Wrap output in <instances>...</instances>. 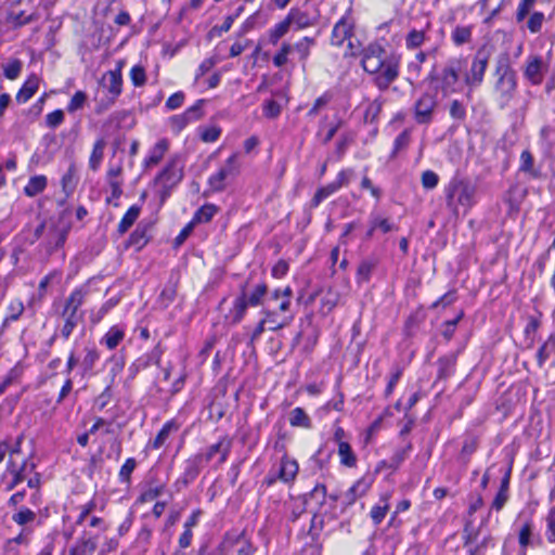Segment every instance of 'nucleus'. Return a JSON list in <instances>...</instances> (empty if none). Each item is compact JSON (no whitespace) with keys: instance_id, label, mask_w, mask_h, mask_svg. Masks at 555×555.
<instances>
[{"instance_id":"obj_1","label":"nucleus","mask_w":555,"mask_h":555,"mask_svg":"<svg viewBox=\"0 0 555 555\" xmlns=\"http://www.w3.org/2000/svg\"><path fill=\"white\" fill-rule=\"evenodd\" d=\"M292 297L293 291L289 286L271 292L264 283H258L250 288L245 287L234 299L225 320L232 325L238 324L249 307H261L262 317L250 334V341L254 343L266 330L276 332L293 322Z\"/></svg>"},{"instance_id":"obj_2","label":"nucleus","mask_w":555,"mask_h":555,"mask_svg":"<svg viewBox=\"0 0 555 555\" xmlns=\"http://www.w3.org/2000/svg\"><path fill=\"white\" fill-rule=\"evenodd\" d=\"M477 188L466 179L454 177L444 186L446 204L454 216L466 214L475 204Z\"/></svg>"},{"instance_id":"obj_3","label":"nucleus","mask_w":555,"mask_h":555,"mask_svg":"<svg viewBox=\"0 0 555 555\" xmlns=\"http://www.w3.org/2000/svg\"><path fill=\"white\" fill-rule=\"evenodd\" d=\"M495 76L498 77L495 92L499 94L501 107H504L511 102L517 88V75L512 68L507 54L498 57Z\"/></svg>"},{"instance_id":"obj_4","label":"nucleus","mask_w":555,"mask_h":555,"mask_svg":"<svg viewBox=\"0 0 555 555\" xmlns=\"http://www.w3.org/2000/svg\"><path fill=\"white\" fill-rule=\"evenodd\" d=\"M100 86L102 90H99L94 98L96 114H102L108 109L121 94L122 74L118 69L106 72L100 80Z\"/></svg>"},{"instance_id":"obj_5","label":"nucleus","mask_w":555,"mask_h":555,"mask_svg":"<svg viewBox=\"0 0 555 555\" xmlns=\"http://www.w3.org/2000/svg\"><path fill=\"white\" fill-rule=\"evenodd\" d=\"M87 295V287H77L65 299L64 308L62 311L64 325L61 330V335L65 339L72 335L75 327L82 321L83 313L79 311V308L82 306Z\"/></svg>"},{"instance_id":"obj_6","label":"nucleus","mask_w":555,"mask_h":555,"mask_svg":"<svg viewBox=\"0 0 555 555\" xmlns=\"http://www.w3.org/2000/svg\"><path fill=\"white\" fill-rule=\"evenodd\" d=\"M286 16L294 30H302L317 26L321 14L317 5L307 1L302 5L293 7Z\"/></svg>"},{"instance_id":"obj_7","label":"nucleus","mask_w":555,"mask_h":555,"mask_svg":"<svg viewBox=\"0 0 555 555\" xmlns=\"http://www.w3.org/2000/svg\"><path fill=\"white\" fill-rule=\"evenodd\" d=\"M255 547L244 533L227 534L215 555H253Z\"/></svg>"},{"instance_id":"obj_8","label":"nucleus","mask_w":555,"mask_h":555,"mask_svg":"<svg viewBox=\"0 0 555 555\" xmlns=\"http://www.w3.org/2000/svg\"><path fill=\"white\" fill-rule=\"evenodd\" d=\"M400 57L396 54H388L384 60L382 68L374 73V83L379 90H386L399 76Z\"/></svg>"},{"instance_id":"obj_9","label":"nucleus","mask_w":555,"mask_h":555,"mask_svg":"<svg viewBox=\"0 0 555 555\" xmlns=\"http://www.w3.org/2000/svg\"><path fill=\"white\" fill-rule=\"evenodd\" d=\"M489 62V53L486 50H478L475 54L469 70L465 74L464 81L470 88L479 87L483 81Z\"/></svg>"},{"instance_id":"obj_10","label":"nucleus","mask_w":555,"mask_h":555,"mask_svg":"<svg viewBox=\"0 0 555 555\" xmlns=\"http://www.w3.org/2000/svg\"><path fill=\"white\" fill-rule=\"evenodd\" d=\"M298 470L299 466L297 461L284 455L281 459L278 470H271L266 477L264 482L268 486H272L276 480H281L285 483L292 482L295 480Z\"/></svg>"},{"instance_id":"obj_11","label":"nucleus","mask_w":555,"mask_h":555,"mask_svg":"<svg viewBox=\"0 0 555 555\" xmlns=\"http://www.w3.org/2000/svg\"><path fill=\"white\" fill-rule=\"evenodd\" d=\"M238 172L237 155H231L225 164L208 179L209 188L212 192L223 191L225 188V180L229 177H234Z\"/></svg>"},{"instance_id":"obj_12","label":"nucleus","mask_w":555,"mask_h":555,"mask_svg":"<svg viewBox=\"0 0 555 555\" xmlns=\"http://www.w3.org/2000/svg\"><path fill=\"white\" fill-rule=\"evenodd\" d=\"M437 100L434 94L424 93L414 104V119L417 124H429L434 118Z\"/></svg>"},{"instance_id":"obj_13","label":"nucleus","mask_w":555,"mask_h":555,"mask_svg":"<svg viewBox=\"0 0 555 555\" xmlns=\"http://www.w3.org/2000/svg\"><path fill=\"white\" fill-rule=\"evenodd\" d=\"M387 56L388 53L379 44H370L363 51L362 67L366 73L373 75L382 68Z\"/></svg>"},{"instance_id":"obj_14","label":"nucleus","mask_w":555,"mask_h":555,"mask_svg":"<svg viewBox=\"0 0 555 555\" xmlns=\"http://www.w3.org/2000/svg\"><path fill=\"white\" fill-rule=\"evenodd\" d=\"M231 450V440L228 438H221L217 443L211 444L207 451L203 454L197 455V462L208 463L217 457V465L223 464Z\"/></svg>"},{"instance_id":"obj_15","label":"nucleus","mask_w":555,"mask_h":555,"mask_svg":"<svg viewBox=\"0 0 555 555\" xmlns=\"http://www.w3.org/2000/svg\"><path fill=\"white\" fill-rule=\"evenodd\" d=\"M182 166L179 158L172 157L162 172L156 177V181L164 188H172L182 179Z\"/></svg>"},{"instance_id":"obj_16","label":"nucleus","mask_w":555,"mask_h":555,"mask_svg":"<svg viewBox=\"0 0 555 555\" xmlns=\"http://www.w3.org/2000/svg\"><path fill=\"white\" fill-rule=\"evenodd\" d=\"M462 69L461 61L452 62L443 68L440 77V88L444 95H449L456 91L455 86L459 81V73Z\"/></svg>"},{"instance_id":"obj_17","label":"nucleus","mask_w":555,"mask_h":555,"mask_svg":"<svg viewBox=\"0 0 555 555\" xmlns=\"http://www.w3.org/2000/svg\"><path fill=\"white\" fill-rule=\"evenodd\" d=\"M373 485V477L364 475L358 479L344 494L346 504L352 505L359 498L364 496Z\"/></svg>"},{"instance_id":"obj_18","label":"nucleus","mask_w":555,"mask_h":555,"mask_svg":"<svg viewBox=\"0 0 555 555\" xmlns=\"http://www.w3.org/2000/svg\"><path fill=\"white\" fill-rule=\"evenodd\" d=\"M547 66L543 63L540 56H530L524 72L526 79L532 85H540L543 81L544 74Z\"/></svg>"},{"instance_id":"obj_19","label":"nucleus","mask_w":555,"mask_h":555,"mask_svg":"<svg viewBox=\"0 0 555 555\" xmlns=\"http://www.w3.org/2000/svg\"><path fill=\"white\" fill-rule=\"evenodd\" d=\"M351 24L345 17L340 18L334 26L331 42L334 46H341L344 41L351 35Z\"/></svg>"},{"instance_id":"obj_20","label":"nucleus","mask_w":555,"mask_h":555,"mask_svg":"<svg viewBox=\"0 0 555 555\" xmlns=\"http://www.w3.org/2000/svg\"><path fill=\"white\" fill-rule=\"evenodd\" d=\"M169 142L167 139L159 140L150 151L149 156L144 160V166L146 168L154 167L159 164V162L165 156L168 151Z\"/></svg>"},{"instance_id":"obj_21","label":"nucleus","mask_w":555,"mask_h":555,"mask_svg":"<svg viewBox=\"0 0 555 555\" xmlns=\"http://www.w3.org/2000/svg\"><path fill=\"white\" fill-rule=\"evenodd\" d=\"M39 78L35 75L30 76L16 94V101L20 103L27 102L38 90Z\"/></svg>"},{"instance_id":"obj_22","label":"nucleus","mask_w":555,"mask_h":555,"mask_svg":"<svg viewBox=\"0 0 555 555\" xmlns=\"http://www.w3.org/2000/svg\"><path fill=\"white\" fill-rule=\"evenodd\" d=\"M26 469V461L22 465H17L14 460L9 459L7 472L12 475V480L8 485V490L14 489L20 482L25 479L24 470Z\"/></svg>"},{"instance_id":"obj_23","label":"nucleus","mask_w":555,"mask_h":555,"mask_svg":"<svg viewBox=\"0 0 555 555\" xmlns=\"http://www.w3.org/2000/svg\"><path fill=\"white\" fill-rule=\"evenodd\" d=\"M68 230L65 227L53 225L49 230L48 249L53 250L62 246L67 237Z\"/></svg>"},{"instance_id":"obj_24","label":"nucleus","mask_w":555,"mask_h":555,"mask_svg":"<svg viewBox=\"0 0 555 555\" xmlns=\"http://www.w3.org/2000/svg\"><path fill=\"white\" fill-rule=\"evenodd\" d=\"M337 454L339 456L340 464L352 468L357 465V455L351 449L348 442H340L337 448Z\"/></svg>"},{"instance_id":"obj_25","label":"nucleus","mask_w":555,"mask_h":555,"mask_svg":"<svg viewBox=\"0 0 555 555\" xmlns=\"http://www.w3.org/2000/svg\"><path fill=\"white\" fill-rule=\"evenodd\" d=\"M179 425L173 421H168L155 437L152 446L154 449H159L169 439L170 435L178 431Z\"/></svg>"},{"instance_id":"obj_26","label":"nucleus","mask_w":555,"mask_h":555,"mask_svg":"<svg viewBox=\"0 0 555 555\" xmlns=\"http://www.w3.org/2000/svg\"><path fill=\"white\" fill-rule=\"evenodd\" d=\"M389 498L390 495L388 493L383 494L380 496L382 504H377L372 507L370 512V517L373 520L374 525H379L384 520L387 512L389 511Z\"/></svg>"},{"instance_id":"obj_27","label":"nucleus","mask_w":555,"mask_h":555,"mask_svg":"<svg viewBox=\"0 0 555 555\" xmlns=\"http://www.w3.org/2000/svg\"><path fill=\"white\" fill-rule=\"evenodd\" d=\"M105 145H106V143L103 139L96 140L95 143L93 144V149H92L91 155L89 157V168L92 171H96L100 168L101 163L104 157Z\"/></svg>"},{"instance_id":"obj_28","label":"nucleus","mask_w":555,"mask_h":555,"mask_svg":"<svg viewBox=\"0 0 555 555\" xmlns=\"http://www.w3.org/2000/svg\"><path fill=\"white\" fill-rule=\"evenodd\" d=\"M141 211V207L138 205H132L127 212L121 218L119 224H118V232L120 234L126 233L135 222V220L139 218Z\"/></svg>"},{"instance_id":"obj_29","label":"nucleus","mask_w":555,"mask_h":555,"mask_svg":"<svg viewBox=\"0 0 555 555\" xmlns=\"http://www.w3.org/2000/svg\"><path fill=\"white\" fill-rule=\"evenodd\" d=\"M46 186H47L46 176H42V175L35 176L29 179L28 183L24 188V193L29 197H34V196L38 195L39 193H41L46 189Z\"/></svg>"},{"instance_id":"obj_30","label":"nucleus","mask_w":555,"mask_h":555,"mask_svg":"<svg viewBox=\"0 0 555 555\" xmlns=\"http://www.w3.org/2000/svg\"><path fill=\"white\" fill-rule=\"evenodd\" d=\"M291 29H293L287 16L279 22L269 30V40L272 44H276L278 41L285 36Z\"/></svg>"},{"instance_id":"obj_31","label":"nucleus","mask_w":555,"mask_h":555,"mask_svg":"<svg viewBox=\"0 0 555 555\" xmlns=\"http://www.w3.org/2000/svg\"><path fill=\"white\" fill-rule=\"evenodd\" d=\"M81 555H93L98 547V538L83 534L75 545Z\"/></svg>"},{"instance_id":"obj_32","label":"nucleus","mask_w":555,"mask_h":555,"mask_svg":"<svg viewBox=\"0 0 555 555\" xmlns=\"http://www.w3.org/2000/svg\"><path fill=\"white\" fill-rule=\"evenodd\" d=\"M218 207L214 204H205L194 215L192 223H206L209 222L217 214Z\"/></svg>"},{"instance_id":"obj_33","label":"nucleus","mask_w":555,"mask_h":555,"mask_svg":"<svg viewBox=\"0 0 555 555\" xmlns=\"http://www.w3.org/2000/svg\"><path fill=\"white\" fill-rule=\"evenodd\" d=\"M289 424L294 427L310 428L311 421L301 408H295L289 414Z\"/></svg>"},{"instance_id":"obj_34","label":"nucleus","mask_w":555,"mask_h":555,"mask_svg":"<svg viewBox=\"0 0 555 555\" xmlns=\"http://www.w3.org/2000/svg\"><path fill=\"white\" fill-rule=\"evenodd\" d=\"M125 333L121 328L113 326L104 335L103 341L108 349H115L124 339Z\"/></svg>"},{"instance_id":"obj_35","label":"nucleus","mask_w":555,"mask_h":555,"mask_svg":"<svg viewBox=\"0 0 555 555\" xmlns=\"http://www.w3.org/2000/svg\"><path fill=\"white\" fill-rule=\"evenodd\" d=\"M555 352V340L550 337L538 350L537 360L540 367L551 358Z\"/></svg>"},{"instance_id":"obj_36","label":"nucleus","mask_w":555,"mask_h":555,"mask_svg":"<svg viewBox=\"0 0 555 555\" xmlns=\"http://www.w3.org/2000/svg\"><path fill=\"white\" fill-rule=\"evenodd\" d=\"M544 535L550 544H555V506L551 507L545 516Z\"/></svg>"},{"instance_id":"obj_37","label":"nucleus","mask_w":555,"mask_h":555,"mask_svg":"<svg viewBox=\"0 0 555 555\" xmlns=\"http://www.w3.org/2000/svg\"><path fill=\"white\" fill-rule=\"evenodd\" d=\"M376 267L374 259H365L361 261L357 270V279L359 282H367L371 278L373 270Z\"/></svg>"},{"instance_id":"obj_38","label":"nucleus","mask_w":555,"mask_h":555,"mask_svg":"<svg viewBox=\"0 0 555 555\" xmlns=\"http://www.w3.org/2000/svg\"><path fill=\"white\" fill-rule=\"evenodd\" d=\"M451 37L456 46L465 44L472 39V28L468 26H457L452 31Z\"/></svg>"},{"instance_id":"obj_39","label":"nucleus","mask_w":555,"mask_h":555,"mask_svg":"<svg viewBox=\"0 0 555 555\" xmlns=\"http://www.w3.org/2000/svg\"><path fill=\"white\" fill-rule=\"evenodd\" d=\"M426 39L424 30L412 29L405 37V47L410 50L421 47Z\"/></svg>"},{"instance_id":"obj_40","label":"nucleus","mask_w":555,"mask_h":555,"mask_svg":"<svg viewBox=\"0 0 555 555\" xmlns=\"http://www.w3.org/2000/svg\"><path fill=\"white\" fill-rule=\"evenodd\" d=\"M339 189L334 182L328 183L325 186L320 188L313 198H312V206L317 207L320 205L321 202H323L325 198L337 192Z\"/></svg>"},{"instance_id":"obj_41","label":"nucleus","mask_w":555,"mask_h":555,"mask_svg":"<svg viewBox=\"0 0 555 555\" xmlns=\"http://www.w3.org/2000/svg\"><path fill=\"white\" fill-rule=\"evenodd\" d=\"M314 44V39L304 37L292 47L298 54L300 61H306L310 54V48Z\"/></svg>"},{"instance_id":"obj_42","label":"nucleus","mask_w":555,"mask_h":555,"mask_svg":"<svg viewBox=\"0 0 555 555\" xmlns=\"http://www.w3.org/2000/svg\"><path fill=\"white\" fill-rule=\"evenodd\" d=\"M544 21H545V16L542 12H533L527 21L528 30L531 34L540 33Z\"/></svg>"},{"instance_id":"obj_43","label":"nucleus","mask_w":555,"mask_h":555,"mask_svg":"<svg viewBox=\"0 0 555 555\" xmlns=\"http://www.w3.org/2000/svg\"><path fill=\"white\" fill-rule=\"evenodd\" d=\"M370 223L373 224V229H379L384 233H388L397 229L396 225L387 218H382L378 215H372Z\"/></svg>"},{"instance_id":"obj_44","label":"nucleus","mask_w":555,"mask_h":555,"mask_svg":"<svg viewBox=\"0 0 555 555\" xmlns=\"http://www.w3.org/2000/svg\"><path fill=\"white\" fill-rule=\"evenodd\" d=\"M22 70V62L20 60H11L3 66L4 76L14 80L18 77Z\"/></svg>"},{"instance_id":"obj_45","label":"nucleus","mask_w":555,"mask_h":555,"mask_svg":"<svg viewBox=\"0 0 555 555\" xmlns=\"http://www.w3.org/2000/svg\"><path fill=\"white\" fill-rule=\"evenodd\" d=\"M130 79L134 87H142L146 82L145 69L142 65H134L130 69Z\"/></svg>"},{"instance_id":"obj_46","label":"nucleus","mask_w":555,"mask_h":555,"mask_svg":"<svg viewBox=\"0 0 555 555\" xmlns=\"http://www.w3.org/2000/svg\"><path fill=\"white\" fill-rule=\"evenodd\" d=\"M537 0H520L516 10L517 23L522 22L534 7Z\"/></svg>"},{"instance_id":"obj_47","label":"nucleus","mask_w":555,"mask_h":555,"mask_svg":"<svg viewBox=\"0 0 555 555\" xmlns=\"http://www.w3.org/2000/svg\"><path fill=\"white\" fill-rule=\"evenodd\" d=\"M531 534L532 524L530 521H526L519 530V544L524 554L526 553V547L530 543Z\"/></svg>"},{"instance_id":"obj_48","label":"nucleus","mask_w":555,"mask_h":555,"mask_svg":"<svg viewBox=\"0 0 555 555\" xmlns=\"http://www.w3.org/2000/svg\"><path fill=\"white\" fill-rule=\"evenodd\" d=\"M35 518L36 514L27 507L21 508L20 512L12 517L13 521L21 526L34 521Z\"/></svg>"},{"instance_id":"obj_49","label":"nucleus","mask_w":555,"mask_h":555,"mask_svg":"<svg viewBox=\"0 0 555 555\" xmlns=\"http://www.w3.org/2000/svg\"><path fill=\"white\" fill-rule=\"evenodd\" d=\"M292 46L289 43L284 42L280 49V51L273 56V64L275 67L284 66L288 61V54L292 51Z\"/></svg>"},{"instance_id":"obj_50","label":"nucleus","mask_w":555,"mask_h":555,"mask_svg":"<svg viewBox=\"0 0 555 555\" xmlns=\"http://www.w3.org/2000/svg\"><path fill=\"white\" fill-rule=\"evenodd\" d=\"M87 101V94L83 91H77L70 99L67 111L74 113L83 107Z\"/></svg>"},{"instance_id":"obj_51","label":"nucleus","mask_w":555,"mask_h":555,"mask_svg":"<svg viewBox=\"0 0 555 555\" xmlns=\"http://www.w3.org/2000/svg\"><path fill=\"white\" fill-rule=\"evenodd\" d=\"M455 365V358L454 357H446L439 360V376L440 377H448L452 374L453 369Z\"/></svg>"},{"instance_id":"obj_52","label":"nucleus","mask_w":555,"mask_h":555,"mask_svg":"<svg viewBox=\"0 0 555 555\" xmlns=\"http://www.w3.org/2000/svg\"><path fill=\"white\" fill-rule=\"evenodd\" d=\"M422 185L426 190H433L438 185L439 177L433 170H425L422 173Z\"/></svg>"},{"instance_id":"obj_53","label":"nucleus","mask_w":555,"mask_h":555,"mask_svg":"<svg viewBox=\"0 0 555 555\" xmlns=\"http://www.w3.org/2000/svg\"><path fill=\"white\" fill-rule=\"evenodd\" d=\"M99 352L94 348H87L86 356L82 360V366L85 372L91 371L95 362L99 360Z\"/></svg>"},{"instance_id":"obj_54","label":"nucleus","mask_w":555,"mask_h":555,"mask_svg":"<svg viewBox=\"0 0 555 555\" xmlns=\"http://www.w3.org/2000/svg\"><path fill=\"white\" fill-rule=\"evenodd\" d=\"M9 314L7 320L15 321L24 311V305L20 299H13L8 307Z\"/></svg>"},{"instance_id":"obj_55","label":"nucleus","mask_w":555,"mask_h":555,"mask_svg":"<svg viewBox=\"0 0 555 555\" xmlns=\"http://www.w3.org/2000/svg\"><path fill=\"white\" fill-rule=\"evenodd\" d=\"M63 121H64V112L62 109H55L46 116V125L51 129H55Z\"/></svg>"},{"instance_id":"obj_56","label":"nucleus","mask_w":555,"mask_h":555,"mask_svg":"<svg viewBox=\"0 0 555 555\" xmlns=\"http://www.w3.org/2000/svg\"><path fill=\"white\" fill-rule=\"evenodd\" d=\"M118 304V299L111 298L107 301H105L101 308L95 312V314L92 317L93 322H100L104 315L113 309Z\"/></svg>"},{"instance_id":"obj_57","label":"nucleus","mask_w":555,"mask_h":555,"mask_svg":"<svg viewBox=\"0 0 555 555\" xmlns=\"http://www.w3.org/2000/svg\"><path fill=\"white\" fill-rule=\"evenodd\" d=\"M109 363L112 364L109 373L112 377V383H114L115 377L124 370L125 361L121 356L115 354L111 357Z\"/></svg>"},{"instance_id":"obj_58","label":"nucleus","mask_w":555,"mask_h":555,"mask_svg":"<svg viewBox=\"0 0 555 555\" xmlns=\"http://www.w3.org/2000/svg\"><path fill=\"white\" fill-rule=\"evenodd\" d=\"M263 114L268 118H276L281 114V106L274 100H269L263 104Z\"/></svg>"},{"instance_id":"obj_59","label":"nucleus","mask_w":555,"mask_h":555,"mask_svg":"<svg viewBox=\"0 0 555 555\" xmlns=\"http://www.w3.org/2000/svg\"><path fill=\"white\" fill-rule=\"evenodd\" d=\"M135 465H137V463H135L134 459H132V457L127 459L126 462L124 463V465L121 466L120 470H119L120 479L124 480V481H129L130 475L134 470Z\"/></svg>"},{"instance_id":"obj_60","label":"nucleus","mask_w":555,"mask_h":555,"mask_svg":"<svg viewBox=\"0 0 555 555\" xmlns=\"http://www.w3.org/2000/svg\"><path fill=\"white\" fill-rule=\"evenodd\" d=\"M450 115L454 119L463 120L466 116V109L460 101L454 100L450 105Z\"/></svg>"},{"instance_id":"obj_61","label":"nucleus","mask_w":555,"mask_h":555,"mask_svg":"<svg viewBox=\"0 0 555 555\" xmlns=\"http://www.w3.org/2000/svg\"><path fill=\"white\" fill-rule=\"evenodd\" d=\"M353 177V170L352 169H344L338 172L336 179L333 181L338 189L346 186L349 184Z\"/></svg>"},{"instance_id":"obj_62","label":"nucleus","mask_w":555,"mask_h":555,"mask_svg":"<svg viewBox=\"0 0 555 555\" xmlns=\"http://www.w3.org/2000/svg\"><path fill=\"white\" fill-rule=\"evenodd\" d=\"M520 170L530 173L533 172V157L527 150L520 155Z\"/></svg>"},{"instance_id":"obj_63","label":"nucleus","mask_w":555,"mask_h":555,"mask_svg":"<svg viewBox=\"0 0 555 555\" xmlns=\"http://www.w3.org/2000/svg\"><path fill=\"white\" fill-rule=\"evenodd\" d=\"M163 490H164V486H156V487L150 488L141 494L140 501L141 502H151V501L155 500L156 498H158L163 493Z\"/></svg>"},{"instance_id":"obj_64","label":"nucleus","mask_w":555,"mask_h":555,"mask_svg":"<svg viewBox=\"0 0 555 555\" xmlns=\"http://www.w3.org/2000/svg\"><path fill=\"white\" fill-rule=\"evenodd\" d=\"M183 101H184L183 92H181V91L176 92L172 95H170L169 99L167 100L166 107L171 111L177 109L183 104Z\"/></svg>"}]
</instances>
